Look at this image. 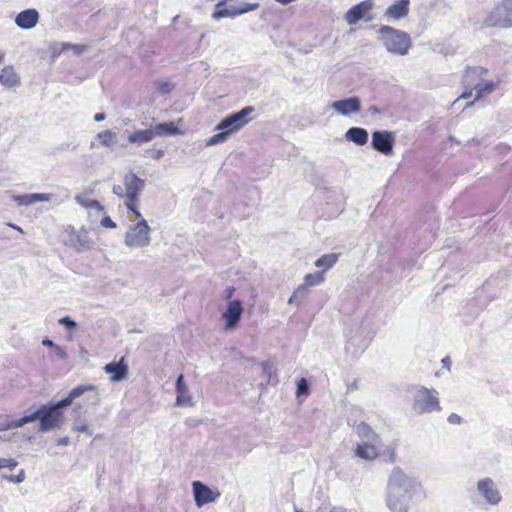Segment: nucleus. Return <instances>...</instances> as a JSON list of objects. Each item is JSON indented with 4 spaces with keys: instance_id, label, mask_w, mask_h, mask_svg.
Wrapping results in <instances>:
<instances>
[{
    "instance_id": "14",
    "label": "nucleus",
    "mask_w": 512,
    "mask_h": 512,
    "mask_svg": "<svg viewBox=\"0 0 512 512\" xmlns=\"http://www.w3.org/2000/svg\"><path fill=\"white\" fill-rule=\"evenodd\" d=\"M374 8L373 0H364L351 7L344 15L345 21L349 25L356 24L358 21L365 19Z\"/></svg>"
},
{
    "instance_id": "48",
    "label": "nucleus",
    "mask_w": 512,
    "mask_h": 512,
    "mask_svg": "<svg viewBox=\"0 0 512 512\" xmlns=\"http://www.w3.org/2000/svg\"><path fill=\"white\" fill-rule=\"evenodd\" d=\"M235 292V288L234 287H228L226 290H225V297L226 299L229 301V300H232V296H233V293Z\"/></svg>"
},
{
    "instance_id": "32",
    "label": "nucleus",
    "mask_w": 512,
    "mask_h": 512,
    "mask_svg": "<svg viewBox=\"0 0 512 512\" xmlns=\"http://www.w3.org/2000/svg\"><path fill=\"white\" fill-rule=\"evenodd\" d=\"M97 139L105 147L113 146L117 141V135L111 130H104L97 134Z\"/></svg>"
},
{
    "instance_id": "47",
    "label": "nucleus",
    "mask_w": 512,
    "mask_h": 512,
    "mask_svg": "<svg viewBox=\"0 0 512 512\" xmlns=\"http://www.w3.org/2000/svg\"><path fill=\"white\" fill-rule=\"evenodd\" d=\"M101 225L106 228H115L116 223L110 217H105L101 220Z\"/></svg>"
},
{
    "instance_id": "6",
    "label": "nucleus",
    "mask_w": 512,
    "mask_h": 512,
    "mask_svg": "<svg viewBox=\"0 0 512 512\" xmlns=\"http://www.w3.org/2000/svg\"><path fill=\"white\" fill-rule=\"evenodd\" d=\"M253 112L254 108L252 106H246L240 111L231 114L221 120L215 126V130H224V132L227 133V135L230 137L231 135L240 131L252 120L250 116Z\"/></svg>"
},
{
    "instance_id": "11",
    "label": "nucleus",
    "mask_w": 512,
    "mask_h": 512,
    "mask_svg": "<svg viewBox=\"0 0 512 512\" xmlns=\"http://www.w3.org/2000/svg\"><path fill=\"white\" fill-rule=\"evenodd\" d=\"M384 46L390 53L405 55L411 47V39L408 34H382Z\"/></svg>"
},
{
    "instance_id": "39",
    "label": "nucleus",
    "mask_w": 512,
    "mask_h": 512,
    "mask_svg": "<svg viewBox=\"0 0 512 512\" xmlns=\"http://www.w3.org/2000/svg\"><path fill=\"white\" fill-rule=\"evenodd\" d=\"M73 402V399L71 398V396L68 394V396L60 401H58L57 403L51 405L54 409L60 411L61 408H64V407H67V406H70Z\"/></svg>"
},
{
    "instance_id": "52",
    "label": "nucleus",
    "mask_w": 512,
    "mask_h": 512,
    "mask_svg": "<svg viewBox=\"0 0 512 512\" xmlns=\"http://www.w3.org/2000/svg\"><path fill=\"white\" fill-rule=\"evenodd\" d=\"M105 119V114L104 113H96L94 115V120L96 122H100V121H103Z\"/></svg>"
},
{
    "instance_id": "43",
    "label": "nucleus",
    "mask_w": 512,
    "mask_h": 512,
    "mask_svg": "<svg viewBox=\"0 0 512 512\" xmlns=\"http://www.w3.org/2000/svg\"><path fill=\"white\" fill-rule=\"evenodd\" d=\"M53 351L55 355L61 360H67L68 355L64 348L59 345L54 346Z\"/></svg>"
},
{
    "instance_id": "34",
    "label": "nucleus",
    "mask_w": 512,
    "mask_h": 512,
    "mask_svg": "<svg viewBox=\"0 0 512 512\" xmlns=\"http://www.w3.org/2000/svg\"><path fill=\"white\" fill-rule=\"evenodd\" d=\"M18 462L13 458H0V474L3 478H7V471L14 470Z\"/></svg>"
},
{
    "instance_id": "26",
    "label": "nucleus",
    "mask_w": 512,
    "mask_h": 512,
    "mask_svg": "<svg viewBox=\"0 0 512 512\" xmlns=\"http://www.w3.org/2000/svg\"><path fill=\"white\" fill-rule=\"evenodd\" d=\"M52 198L51 194L33 193L26 195L14 196L13 199L18 205H31L36 202H48Z\"/></svg>"
},
{
    "instance_id": "16",
    "label": "nucleus",
    "mask_w": 512,
    "mask_h": 512,
    "mask_svg": "<svg viewBox=\"0 0 512 512\" xmlns=\"http://www.w3.org/2000/svg\"><path fill=\"white\" fill-rule=\"evenodd\" d=\"M183 126V120L179 119L176 122H164V123H157L155 125H152V130L154 133L155 138L159 136H175V135H182L185 133L184 129H182Z\"/></svg>"
},
{
    "instance_id": "23",
    "label": "nucleus",
    "mask_w": 512,
    "mask_h": 512,
    "mask_svg": "<svg viewBox=\"0 0 512 512\" xmlns=\"http://www.w3.org/2000/svg\"><path fill=\"white\" fill-rule=\"evenodd\" d=\"M0 84L6 88L20 85V76L13 66H5L0 71Z\"/></svg>"
},
{
    "instance_id": "29",
    "label": "nucleus",
    "mask_w": 512,
    "mask_h": 512,
    "mask_svg": "<svg viewBox=\"0 0 512 512\" xmlns=\"http://www.w3.org/2000/svg\"><path fill=\"white\" fill-rule=\"evenodd\" d=\"M257 7H258V4H251V5H249V7L247 9H241V10H238L235 7L217 9L212 14V17L216 20H218L220 18H224V17H235V16L245 13L249 10H254Z\"/></svg>"
},
{
    "instance_id": "8",
    "label": "nucleus",
    "mask_w": 512,
    "mask_h": 512,
    "mask_svg": "<svg viewBox=\"0 0 512 512\" xmlns=\"http://www.w3.org/2000/svg\"><path fill=\"white\" fill-rule=\"evenodd\" d=\"M244 312L242 301L238 299L229 300L222 312L223 331L226 333L235 331L241 321Z\"/></svg>"
},
{
    "instance_id": "59",
    "label": "nucleus",
    "mask_w": 512,
    "mask_h": 512,
    "mask_svg": "<svg viewBox=\"0 0 512 512\" xmlns=\"http://www.w3.org/2000/svg\"><path fill=\"white\" fill-rule=\"evenodd\" d=\"M3 58H4V53L2 51H0V63L2 62Z\"/></svg>"
},
{
    "instance_id": "37",
    "label": "nucleus",
    "mask_w": 512,
    "mask_h": 512,
    "mask_svg": "<svg viewBox=\"0 0 512 512\" xmlns=\"http://www.w3.org/2000/svg\"><path fill=\"white\" fill-rule=\"evenodd\" d=\"M60 50L59 52L65 51V50H71L75 55H80L84 51L87 50L86 45H79V44H69V43H61L60 44Z\"/></svg>"
},
{
    "instance_id": "49",
    "label": "nucleus",
    "mask_w": 512,
    "mask_h": 512,
    "mask_svg": "<svg viewBox=\"0 0 512 512\" xmlns=\"http://www.w3.org/2000/svg\"><path fill=\"white\" fill-rule=\"evenodd\" d=\"M42 345L44 346H47V347H51L52 349L54 348V346H56L57 344H55L52 340L50 339H44L42 340Z\"/></svg>"
},
{
    "instance_id": "61",
    "label": "nucleus",
    "mask_w": 512,
    "mask_h": 512,
    "mask_svg": "<svg viewBox=\"0 0 512 512\" xmlns=\"http://www.w3.org/2000/svg\"><path fill=\"white\" fill-rule=\"evenodd\" d=\"M450 140L458 144V142L453 137H450Z\"/></svg>"
},
{
    "instance_id": "44",
    "label": "nucleus",
    "mask_w": 512,
    "mask_h": 512,
    "mask_svg": "<svg viewBox=\"0 0 512 512\" xmlns=\"http://www.w3.org/2000/svg\"><path fill=\"white\" fill-rule=\"evenodd\" d=\"M73 430L81 433H87L88 435L92 434V431L89 429L86 423L74 425Z\"/></svg>"
},
{
    "instance_id": "18",
    "label": "nucleus",
    "mask_w": 512,
    "mask_h": 512,
    "mask_svg": "<svg viewBox=\"0 0 512 512\" xmlns=\"http://www.w3.org/2000/svg\"><path fill=\"white\" fill-rule=\"evenodd\" d=\"M176 399L175 404L179 407H192L194 405L193 397L187 384L184 381L183 375H179L176 380Z\"/></svg>"
},
{
    "instance_id": "21",
    "label": "nucleus",
    "mask_w": 512,
    "mask_h": 512,
    "mask_svg": "<svg viewBox=\"0 0 512 512\" xmlns=\"http://www.w3.org/2000/svg\"><path fill=\"white\" fill-rule=\"evenodd\" d=\"M410 498L388 491L386 489V504L392 512H408V502Z\"/></svg>"
},
{
    "instance_id": "24",
    "label": "nucleus",
    "mask_w": 512,
    "mask_h": 512,
    "mask_svg": "<svg viewBox=\"0 0 512 512\" xmlns=\"http://www.w3.org/2000/svg\"><path fill=\"white\" fill-rule=\"evenodd\" d=\"M72 245L78 251L89 250L94 246V241L87 229L81 228L72 239Z\"/></svg>"
},
{
    "instance_id": "3",
    "label": "nucleus",
    "mask_w": 512,
    "mask_h": 512,
    "mask_svg": "<svg viewBox=\"0 0 512 512\" xmlns=\"http://www.w3.org/2000/svg\"><path fill=\"white\" fill-rule=\"evenodd\" d=\"M144 181L134 173H128L123 177L122 184L113 186V193L124 198V205L128 212L138 211V197L143 190Z\"/></svg>"
},
{
    "instance_id": "40",
    "label": "nucleus",
    "mask_w": 512,
    "mask_h": 512,
    "mask_svg": "<svg viewBox=\"0 0 512 512\" xmlns=\"http://www.w3.org/2000/svg\"><path fill=\"white\" fill-rule=\"evenodd\" d=\"M308 393V384H307V381L305 378H301L299 381H298V384H297V394L298 395H301V394H307Z\"/></svg>"
},
{
    "instance_id": "60",
    "label": "nucleus",
    "mask_w": 512,
    "mask_h": 512,
    "mask_svg": "<svg viewBox=\"0 0 512 512\" xmlns=\"http://www.w3.org/2000/svg\"><path fill=\"white\" fill-rule=\"evenodd\" d=\"M330 512H339L336 508H332Z\"/></svg>"
},
{
    "instance_id": "53",
    "label": "nucleus",
    "mask_w": 512,
    "mask_h": 512,
    "mask_svg": "<svg viewBox=\"0 0 512 512\" xmlns=\"http://www.w3.org/2000/svg\"><path fill=\"white\" fill-rule=\"evenodd\" d=\"M472 96V91L463 93L457 100H455V103L459 101L460 99H467Z\"/></svg>"
},
{
    "instance_id": "13",
    "label": "nucleus",
    "mask_w": 512,
    "mask_h": 512,
    "mask_svg": "<svg viewBox=\"0 0 512 512\" xmlns=\"http://www.w3.org/2000/svg\"><path fill=\"white\" fill-rule=\"evenodd\" d=\"M395 136L390 131H376L372 134V147L384 155H391Z\"/></svg>"
},
{
    "instance_id": "51",
    "label": "nucleus",
    "mask_w": 512,
    "mask_h": 512,
    "mask_svg": "<svg viewBox=\"0 0 512 512\" xmlns=\"http://www.w3.org/2000/svg\"><path fill=\"white\" fill-rule=\"evenodd\" d=\"M379 32H383V33H386V32H397L394 28L392 27H389V26H382L379 30Z\"/></svg>"
},
{
    "instance_id": "4",
    "label": "nucleus",
    "mask_w": 512,
    "mask_h": 512,
    "mask_svg": "<svg viewBox=\"0 0 512 512\" xmlns=\"http://www.w3.org/2000/svg\"><path fill=\"white\" fill-rule=\"evenodd\" d=\"M487 28H512V0H500L488 12L483 20Z\"/></svg>"
},
{
    "instance_id": "45",
    "label": "nucleus",
    "mask_w": 512,
    "mask_h": 512,
    "mask_svg": "<svg viewBox=\"0 0 512 512\" xmlns=\"http://www.w3.org/2000/svg\"><path fill=\"white\" fill-rule=\"evenodd\" d=\"M6 479H8L10 482H13V483H21L25 479V472H24V470H21L18 475L8 476Z\"/></svg>"
},
{
    "instance_id": "10",
    "label": "nucleus",
    "mask_w": 512,
    "mask_h": 512,
    "mask_svg": "<svg viewBox=\"0 0 512 512\" xmlns=\"http://www.w3.org/2000/svg\"><path fill=\"white\" fill-rule=\"evenodd\" d=\"M192 492L195 505L198 508L215 502L221 495L217 488H211L201 481L192 482Z\"/></svg>"
},
{
    "instance_id": "62",
    "label": "nucleus",
    "mask_w": 512,
    "mask_h": 512,
    "mask_svg": "<svg viewBox=\"0 0 512 512\" xmlns=\"http://www.w3.org/2000/svg\"><path fill=\"white\" fill-rule=\"evenodd\" d=\"M295 512H302V511H300V510H296Z\"/></svg>"
},
{
    "instance_id": "42",
    "label": "nucleus",
    "mask_w": 512,
    "mask_h": 512,
    "mask_svg": "<svg viewBox=\"0 0 512 512\" xmlns=\"http://www.w3.org/2000/svg\"><path fill=\"white\" fill-rule=\"evenodd\" d=\"M58 322L60 325H63L68 329L76 327V322L72 320L70 317H62L58 320Z\"/></svg>"
},
{
    "instance_id": "19",
    "label": "nucleus",
    "mask_w": 512,
    "mask_h": 512,
    "mask_svg": "<svg viewBox=\"0 0 512 512\" xmlns=\"http://www.w3.org/2000/svg\"><path fill=\"white\" fill-rule=\"evenodd\" d=\"M410 0H398L390 5L384 12V18L390 21H398L409 13Z\"/></svg>"
},
{
    "instance_id": "15",
    "label": "nucleus",
    "mask_w": 512,
    "mask_h": 512,
    "mask_svg": "<svg viewBox=\"0 0 512 512\" xmlns=\"http://www.w3.org/2000/svg\"><path fill=\"white\" fill-rule=\"evenodd\" d=\"M330 107L341 116H350L357 114L361 109L360 100L357 97H350L343 100L334 101Z\"/></svg>"
},
{
    "instance_id": "12",
    "label": "nucleus",
    "mask_w": 512,
    "mask_h": 512,
    "mask_svg": "<svg viewBox=\"0 0 512 512\" xmlns=\"http://www.w3.org/2000/svg\"><path fill=\"white\" fill-rule=\"evenodd\" d=\"M487 73V70L483 67H473L467 70L465 80L469 85H473L476 90V100L482 98L483 96L490 94L495 89V84L493 82H484V83H474V77L481 78Z\"/></svg>"
},
{
    "instance_id": "20",
    "label": "nucleus",
    "mask_w": 512,
    "mask_h": 512,
    "mask_svg": "<svg viewBox=\"0 0 512 512\" xmlns=\"http://www.w3.org/2000/svg\"><path fill=\"white\" fill-rule=\"evenodd\" d=\"M39 12L36 9H26L15 17L16 25L23 30L33 29L39 21Z\"/></svg>"
},
{
    "instance_id": "56",
    "label": "nucleus",
    "mask_w": 512,
    "mask_h": 512,
    "mask_svg": "<svg viewBox=\"0 0 512 512\" xmlns=\"http://www.w3.org/2000/svg\"><path fill=\"white\" fill-rule=\"evenodd\" d=\"M261 367H262V371L264 373H267L269 371V369H270V366L267 363H262Z\"/></svg>"
},
{
    "instance_id": "58",
    "label": "nucleus",
    "mask_w": 512,
    "mask_h": 512,
    "mask_svg": "<svg viewBox=\"0 0 512 512\" xmlns=\"http://www.w3.org/2000/svg\"><path fill=\"white\" fill-rule=\"evenodd\" d=\"M442 362H443V364H444L445 366H448V365H449V363H450V360H449V358H444V359L442 360Z\"/></svg>"
},
{
    "instance_id": "22",
    "label": "nucleus",
    "mask_w": 512,
    "mask_h": 512,
    "mask_svg": "<svg viewBox=\"0 0 512 512\" xmlns=\"http://www.w3.org/2000/svg\"><path fill=\"white\" fill-rule=\"evenodd\" d=\"M104 371L110 375L111 382H120L126 379L128 375V366L122 358L119 362H111L103 367Z\"/></svg>"
},
{
    "instance_id": "1",
    "label": "nucleus",
    "mask_w": 512,
    "mask_h": 512,
    "mask_svg": "<svg viewBox=\"0 0 512 512\" xmlns=\"http://www.w3.org/2000/svg\"><path fill=\"white\" fill-rule=\"evenodd\" d=\"M129 225L123 235L124 245L131 249H145L151 244V227L143 218L141 212H128Z\"/></svg>"
},
{
    "instance_id": "5",
    "label": "nucleus",
    "mask_w": 512,
    "mask_h": 512,
    "mask_svg": "<svg viewBox=\"0 0 512 512\" xmlns=\"http://www.w3.org/2000/svg\"><path fill=\"white\" fill-rule=\"evenodd\" d=\"M421 489V485L415 479L405 474L400 468L395 467L391 471L387 482L388 491L411 498L415 493L420 492Z\"/></svg>"
},
{
    "instance_id": "28",
    "label": "nucleus",
    "mask_w": 512,
    "mask_h": 512,
    "mask_svg": "<svg viewBox=\"0 0 512 512\" xmlns=\"http://www.w3.org/2000/svg\"><path fill=\"white\" fill-rule=\"evenodd\" d=\"M155 138L152 127L149 129L135 130L127 138L130 144H143Z\"/></svg>"
},
{
    "instance_id": "31",
    "label": "nucleus",
    "mask_w": 512,
    "mask_h": 512,
    "mask_svg": "<svg viewBox=\"0 0 512 512\" xmlns=\"http://www.w3.org/2000/svg\"><path fill=\"white\" fill-rule=\"evenodd\" d=\"M338 261V254L330 253L322 255L315 261V266L318 268H324V270H328L333 267Z\"/></svg>"
},
{
    "instance_id": "2",
    "label": "nucleus",
    "mask_w": 512,
    "mask_h": 512,
    "mask_svg": "<svg viewBox=\"0 0 512 512\" xmlns=\"http://www.w3.org/2000/svg\"><path fill=\"white\" fill-rule=\"evenodd\" d=\"M356 435L359 440L352 448L353 456L366 462L377 460L381 455L380 436L365 422L357 425Z\"/></svg>"
},
{
    "instance_id": "35",
    "label": "nucleus",
    "mask_w": 512,
    "mask_h": 512,
    "mask_svg": "<svg viewBox=\"0 0 512 512\" xmlns=\"http://www.w3.org/2000/svg\"><path fill=\"white\" fill-rule=\"evenodd\" d=\"M219 132L211 136L206 141V146H215L221 143H224L228 140L229 136L227 133L224 132V130H218Z\"/></svg>"
},
{
    "instance_id": "25",
    "label": "nucleus",
    "mask_w": 512,
    "mask_h": 512,
    "mask_svg": "<svg viewBox=\"0 0 512 512\" xmlns=\"http://www.w3.org/2000/svg\"><path fill=\"white\" fill-rule=\"evenodd\" d=\"M33 422V417H22L20 419L14 420L11 419L10 416L1 414L0 415V432L7 431L11 429H16L24 426L25 424Z\"/></svg>"
},
{
    "instance_id": "54",
    "label": "nucleus",
    "mask_w": 512,
    "mask_h": 512,
    "mask_svg": "<svg viewBox=\"0 0 512 512\" xmlns=\"http://www.w3.org/2000/svg\"><path fill=\"white\" fill-rule=\"evenodd\" d=\"M170 89H171V86H170V84H169V83H163V84H161V90H162L163 92H169V91H170Z\"/></svg>"
},
{
    "instance_id": "36",
    "label": "nucleus",
    "mask_w": 512,
    "mask_h": 512,
    "mask_svg": "<svg viewBox=\"0 0 512 512\" xmlns=\"http://www.w3.org/2000/svg\"><path fill=\"white\" fill-rule=\"evenodd\" d=\"M96 389H97V387L94 386V385H91V384L80 385V386L75 387L74 389H72L69 392V395L74 400V399L80 397L81 395H83L84 393L89 392V391H95Z\"/></svg>"
},
{
    "instance_id": "33",
    "label": "nucleus",
    "mask_w": 512,
    "mask_h": 512,
    "mask_svg": "<svg viewBox=\"0 0 512 512\" xmlns=\"http://www.w3.org/2000/svg\"><path fill=\"white\" fill-rule=\"evenodd\" d=\"M324 272L309 273L304 276L303 285L307 288L319 285L324 281Z\"/></svg>"
},
{
    "instance_id": "17",
    "label": "nucleus",
    "mask_w": 512,
    "mask_h": 512,
    "mask_svg": "<svg viewBox=\"0 0 512 512\" xmlns=\"http://www.w3.org/2000/svg\"><path fill=\"white\" fill-rule=\"evenodd\" d=\"M477 488L485 500L491 505H497L501 501V495L491 479L485 478L480 480L477 484Z\"/></svg>"
},
{
    "instance_id": "7",
    "label": "nucleus",
    "mask_w": 512,
    "mask_h": 512,
    "mask_svg": "<svg viewBox=\"0 0 512 512\" xmlns=\"http://www.w3.org/2000/svg\"><path fill=\"white\" fill-rule=\"evenodd\" d=\"M25 417H33V421L40 419V430L43 432L60 428L64 423L63 413L52 406H41L37 411Z\"/></svg>"
},
{
    "instance_id": "27",
    "label": "nucleus",
    "mask_w": 512,
    "mask_h": 512,
    "mask_svg": "<svg viewBox=\"0 0 512 512\" xmlns=\"http://www.w3.org/2000/svg\"><path fill=\"white\" fill-rule=\"evenodd\" d=\"M345 139L356 145L363 146L368 142V132L364 128L352 127L346 131Z\"/></svg>"
},
{
    "instance_id": "50",
    "label": "nucleus",
    "mask_w": 512,
    "mask_h": 512,
    "mask_svg": "<svg viewBox=\"0 0 512 512\" xmlns=\"http://www.w3.org/2000/svg\"><path fill=\"white\" fill-rule=\"evenodd\" d=\"M448 420L450 423H459L460 417L457 414H451Z\"/></svg>"
},
{
    "instance_id": "57",
    "label": "nucleus",
    "mask_w": 512,
    "mask_h": 512,
    "mask_svg": "<svg viewBox=\"0 0 512 512\" xmlns=\"http://www.w3.org/2000/svg\"><path fill=\"white\" fill-rule=\"evenodd\" d=\"M8 225H9L11 228H13V229H15V230H17V231H19V232L23 233L22 228H21V227H19L18 225H15V224H12V223H9Z\"/></svg>"
},
{
    "instance_id": "38",
    "label": "nucleus",
    "mask_w": 512,
    "mask_h": 512,
    "mask_svg": "<svg viewBox=\"0 0 512 512\" xmlns=\"http://www.w3.org/2000/svg\"><path fill=\"white\" fill-rule=\"evenodd\" d=\"M75 200L81 206H84L87 208H93V209H97V210H103V207L96 200L85 199L82 196H76Z\"/></svg>"
},
{
    "instance_id": "46",
    "label": "nucleus",
    "mask_w": 512,
    "mask_h": 512,
    "mask_svg": "<svg viewBox=\"0 0 512 512\" xmlns=\"http://www.w3.org/2000/svg\"><path fill=\"white\" fill-rule=\"evenodd\" d=\"M151 154V157L154 159H161L164 156V150L162 149H152L148 151Z\"/></svg>"
},
{
    "instance_id": "30",
    "label": "nucleus",
    "mask_w": 512,
    "mask_h": 512,
    "mask_svg": "<svg viewBox=\"0 0 512 512\" xmlns=\"http://www.w3.org/2000/svg\"><path fill=\"white\" fill-rule=\"evenodd\" d=\"M308 293L309 289L303 284H300L289 297L288 304H295L299 306L302 303V301L307 297Z\"/></svg>"
},
{
    "instance_id": "41",
    "label": "nucleus",
    "mask_w": 512,
    "mask_h": 512,
    "mask_svg": "<svg viewBox=\"0 0 512 512\" xmlns=\"http://www.w3.org/2000/svg\"><path fill=\"white\" fill-rule=\"evenodd\" d=\"M384 455L386 456V461H389V462H395L396 461V447L395 446H391V447H388L384 453Z\"/></svg>"
},
{
    "instance_id": "9",
    "label": "nucleus",
    "mask_w": 512,
    "mask_h": 512,
    "mask_svg": "<svg viewBox=\"0 0 512 512\" xmlns=\"http://www.w3.org/2000/svg\"><path fill=\"white\" fill-rule=\"evenodd\" d=\"M439 409V401L435 390L421 387L416 391L413 402V410L415 413L423 414Z\"/></svg>"
},
{
    "instance_id": "55",
    "label": "nucleus",
    "mask_w": 512,
    "mask_h": 512,
    "mask_svg": "<svg viewBox=\"0 0 512 512\" xmlns=\"http://www.w3.org/2000/svg\"><path fill=\"white\" fill-rule=\"evenodd\" d=\"M69 443V438L64 437L59 440V445H67Z\"/></svg>"
}]
</instances>
